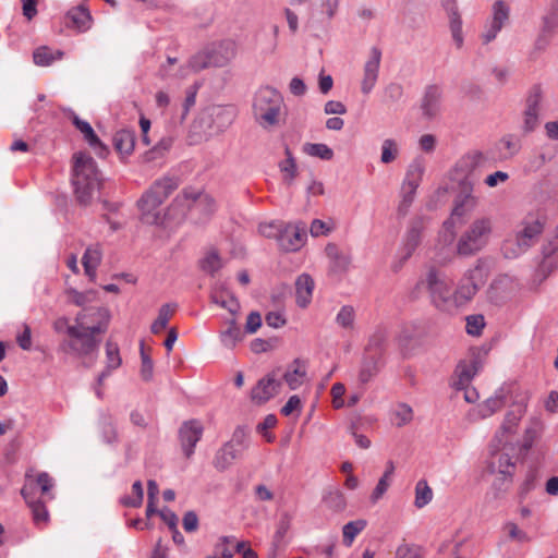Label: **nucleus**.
I'll return each instance as SVG.
<instances>
[{
    "label": "nucleus",
    "instance_id": "nucleus-1",
    "mask_svg": "<svg viewBox=\"0 0 558 558\" xmlns=\"http://www.w3.org/2000/svg\"><path fill=\"white\" fill-rule=\"evenodd\" d=\"M110 313L105 307H90L80 312L75 324L66 326L70 339L60 344V350L78 357L92 355L99 348L98 335L108 329Z\"/></svg>",
    "mask_w": 558,
    "mask_h": 558
},
{
    "label": "nucleus",
    "instance_id": "nucleus-2",
    "mask_svg": "<svg viewBox=\"0 0 558 558\" xmlns=\"http://www.w3.org/2000/svg\"><path fill=\"white\" fill-rule=\"evenodd\" d=\"M72 184L80 204L88 205L101 184L100 174L93 157L85 153L74 154Z\"/></svg>",
    "mask_w": 558,
    "mask_h": 558
},
{
    "label": "nucleus",
    "instance_id": "nucleus-3",
    "mask_svg": "<svg viewBox=\"0 0 558 558\" xmlns=\"http://www.w3.org/2000/svg\"><path fill=\"white\" fill-rule=\"evenodd\" d=\"M179 186V180L173 175L157 179L137 202L142 220L148 225L161 221L159 207Z\"/></svg>",
    "mask_w": 558,
    "mask_h": 558
},
{
    "label": "nucleus",
    "instance_id": "nucleus-4",
    "mask_svg": "<svg viewBox=\"0 0 558 558\" xmlns=\"http://www.w3.org/2000/svg\"><path fill=\"white\" fill-rule=\"evenodd\" d=\"M494 222L490 217L473 219L460 233L456 242V252L461 257H471L482 252L490 242Z\"/></svg>",
    "mask_w": 558,
    "mask_h": 558
},
{
    "label": "nucleus",
    "instance_id": "nucleus-5",
    "mask_svg": "<svg viewBox=\"0 0 558 558\" xmlns=\"http://www.w3.org/2000/svg\"><path fill=\"white\" fill-rule=\"evenodd\" d=\"M544 229L541 218L527 215L517 226L513 236L504 241L501 252L506 258L514 259L526 253L539 239Z\"/></svg>",
    "mask_w": 558,
    "mask_h": 558
},
{
    "label": "nucleus",
    "instance_id": "nucleus-6",
    "mask_svg": "<svg viewBox=\"0 0 558 558\" xmlns=\"http://www.w3.org/2000/svg\"><path fill=\"white\" fill-rule=\"evenodd\" d=\"M283 107L281 94L269 86L260 87L253 101V114L256 122L264 129L279 123Z\"/></svg>",
    "mask_w": 558,
    "mask_h": 558
},
{
    "label": "nucleus",
    "instance_id": "nucleus-7",
    "mask_svg": "<svg viewBox=\"0 0 558 558\" xmlns=\"http://www.w3.org/2000/svg\"><path fill=\"white\" fill-rule=\"evenodd\" d=\"M483 283V263L478 259L473 267L465 270L453 291V311L466 305Z\"/></svg>",
    "mask_w": 558,
    "mask_h": 558
},
{
    "label": "nucleus",
    "instance_id": "nucleus-8",
    "mask_svg": "<svg viewBox=\"0 0 558 558\" xmlns=\"http://www.w3.org/2000/svg\"><path fill=\"white\" fill-rule=\"evenodd\" d=\"M178 207H186L190 216L197 220L207 219L216 210V204L211 196L186 191L173 201L171 209L174 210Z\"/></svg>",
    "mask_w": 558,
    "mask_h": 558
},
{
    "label": "nucleus",
    "instance_id": "nucleus-9",
    "mask_svg": "<svg viewBox=\"0 0 558 558\" xmlns=\"http://www.w3.org/2000/svg\"><path fill=\"white\" fill-rule=\"evenodd\" d=\"M426 283L433 304L440 311L453 312L451 281L445 275L430 269L426 277Z\"/></svg>",
    "mask_w": 558,
    "mask_h": 558
},
{
    "label": "nucleus",
    "instance_id": "nucleus-10",
    "mask_svg": "<svg viewBox=\"0 0 558 558\" xmlns=\"http://www.w3.org/2000/svg\"><path fill=\"white\" fill-rule=\"evenodd\" d=\"M478 198L473 195L472 189L462 191L454 198L451 217L442 225L445 241L451 243L453 240L454 220H464L477 207Z\"/></svg>",
    "mask_w": 558,
    "mask_h": 558
},
{
    "label": "nucleus",
    "instance_id": "nucleus-11",
    "mask_svg": "<svg viewBox=\"0 0 558 558\" xmlns=\"http://www.w3.org/2000/svg\"><path fill=\"white\" fill-rule=\"evenodd\" d=\"M542 99V87L539 85L532 86L527 92L522 113L523 132L531 133L538 126Z\"/></svg>",
    "mask_w": 558,
    "mask_h": 558
},
{
    "label": "nucleus",
    "instance_id": "nucleus-12",
    "mask_svg": "<svg viewBox=\"0 0 558 558\" xmlns=\"http://www.w3.org/2000/svg\"><path fill=\"white\" fill-rule=\"evenodd\" d=\"M488 470L492 474H497L499 481L511 483L515 472V462L507 451L505 445H502L500 449L492 450L488 460Z\"/></svg>",
    "mask_w": 558,
    "mask_h": 558
},
{
    "label": "nucleus",
    "instance_id": "nucleus-13",
    "mask_svg": "<svg viewBox=\"0 0 558 558\" xmlns=\"http://www.w3.org/2000/svg\"><path fill=\"white\" fill-rule=\"evenodd\" d=\"M423 228V222L416 220L407 230L397 254L398 262L392 266L395 271H398L405 264L420 245Z\"/></svg>",
    "mask_w": 558,
    "mask_h": 558
},
{
    "label": "nucleus",
    "instance_id": "nucleus-14",
    "mask_svg": "<svg viewBox=\"0 0 558 558\" xmlns=\"http://www.w3.org/2000/svg\"><path fill=\"white\" fill-rule=\"evenodd\" d=\"M381 62V51L377 47H372L368 57L363 65V76L361 80V92L368 95L377 84Z\"/></svg>",
    "mask_w": 558,
    "mask_h": 558
},
{
    "label": "nucleus",
    "instance_id": "nucleus-15",
    "mask_svg": "<svg viewBox=\"0 0 558 558\" xmlns=\"http://www.w3.org/2000/svg\"><path fill=\"white\" fill-rule=\"evenodd\" d=\"M306 238L307 232L305 223L283 225L278 244L287 252H294L304 245Z\"/></svg>",
    "mask_w": 558,
    "mask_h": 558
},
{
    "label": "nucleus",
    "instance_id": "nucleus-16",
    "mask_svg": "<svg viewBox=\"0 0 558 558\" xmlns=\"http://www.w3.org/2000/svg\"><path fill=\"white\" fill-rule=\"evenodd\" d=\"M214 68H222L229 64L236 56V44L234 40L226 39L211 43L206 46Z\"/></svg>",
    "mask_w": 558,
    "mask_h": 558
},
{
    "label": "nucleus",
    "instance_id": "nucleus-17",
    "mask_svg": "<svg viewBox=\"0 0 558 558\" xmlns=\"http://www.w3.org/2000/svg\"><path fill=\"white\" fill-rule=\"evenodd\" d=\"M203 432L204 427L197 420L186 421L180 427L179 437L186 458L194 453V448L201 440Z\"/></svg>",
    "mask_w": 558,
    "mask_h": 558
},
{
    "label": "nucleus",
    "instance_id": "nucleus-18",
    "mask_svg": "<svg viewBox=\"0 0 558 558\" xmlns=\"http://www.w3.org/2000/svg\"><path fill=\"white\" fill-rule=\"evenodd\" d=\"M442 89L438 85H428L421 100L422 114L427 120L435 119L441 109Z\"/></svg>",
    "mask_w": 558,
    "mask_h": 558
},
{
    "label": "nucleus",
    "instance_id": "nucleus-19",
    "mask_svg": "<svg viewBox=\"0 0 558 558\" xmlns=\"http://www.w3.org/2000/svg\"><path fill=\"white\" fill-rule=\"evenodd\" d=\"M21 494L32 509L34 522L37 525L46 524L49 518L47 508L44 502L35 499V485L29 476H27V483L24 484Z\"/></svg>",
    "mask_w": 558,
    "mask_h": 558
},
{
    "label": "nucleus",
    "instance_id": "nucleus-20",
    "mask_svg": "<svg viewBox=\"0 0 558 558\" xmlns=\"http://www.w3.org/2000/svg\"><path fill=\"white\" fill-rule=\"evenodd\" d=\"M208 117L211 121L209 128L214 133H218L232 124L235 110L231 106H213L208 109Z\"/></svg>",
    "mask_w": 558,
    "mask_h": 558
},
{
    "label": "nucleus",
    "instance_id": "nucleus-21",
    "mask_svg": "<svg viewBox=\"0 0 558 558\" xmlns=\"http://www.w3.org/2000/svg\"><path fill=\"white\" fill-rule=\"evenodd\" d=\"M281 383L277 379L276 375L268 374L262 378L252 390V399L263 403L268 401L278 393Z\"/></svg>",
    "mask_w": 558,
    "mask_h": 558
},
{
    "label": "nucleus",
    "instance_id": "nucleus-22",
    "mask_svg": "<svg viewBox=\"0 0 558 558\" xmlns=\"http://www.w3.org/2000/svg\"><path fill=\"white\" fill-rule=\"evenodd\" d=\"M210 66H213L211 59L205 46L203 49L191 56L187 63L180 66L179 72L175 75L179 78H184L191 73H197Z\"/></svg>",
    "mask_w": 558,
    "mask_h": 558
},
{
    "label": "nucleus",
    "instance_id": "nucleus-23",
    "mask_svg": "<svg viewBox=\"0 0 558 558\" xmlns=\"http://www.w3.org/2000/svg\"><path fill=\"white\" fill-rule=\"evenodd\" d=\"M441 5L447 12L450 21V31L452 39L458 49L463 46L462 20L458 12L456 0H441Z\"/></svg>",
    "mask_w": 558,
    "mask_h": 558
},
{
    "label": "nucleus",
    "instance_id": "nucleus-24",
    "mask_svg": "<svg viewBox=\"0 0 558 558\" xmlns=\"http://www.w3.org/2000/svg\"><path fill=\"white\" fill-rule=\"evenodd\" d=\"M329 258V269L332 274L341 275L349 270L351 265V255L341 251L336 244H328L325 248Z\"/></svg>",
    "mask_w": 558,
    "mask_h": 558
},
{
    "label": "nucleus",
    "instance_id": "nucleus-25",
    "mask_svg": "<svg viewBox=\"0 0 558 558\" xmlns=\"http://www.w3.org/2000/svg\"><path fill=\"white\" fill-rule=\"evenodd\" d=\"M525 413V407L517 404L513 409L507 412L505 420L501 424L500 430L497 432L496 438L502 444L506 436L512 435L517 432L519 423Z\"/></svg>",
    "mask_w": 558,
    "mask_h": 558
},
{
    "label": "nucleus",
    "instance_id": "nucleus-26",
    "mask_svg": "<svg viewBox=\"0 0 558 558\" xmlns=\"http://www.w3.org/2000/svg\"><path fill=\"white\" fill-rule=\"evenodd\" d=\"M307 377L306 363L300 359H295L283 374V379L291 390L300 388Z\"/></svg>",
    "mask_w": 558,
    "mask_h": 558
},
{
    "label": "nucleus",
    "instance_id": "nucleus-27",
    "mask_svg": "<svg viewBox=\"0 0 558 558\" xmlns=\"http://www.w3.org/2000/svg\"><path fill=\"white\" fill-rule=\"evenodd\" d=\"M102 259V250L99 244L88 246L82 257L85 275L90 281H96L97 268Z\"/></svg>",
    "mask_w": 558,
    "mask_h": 558
},
{
    "label": "nucleus",
    "instance_id": "nucleus-28",
    "mask_svg": "<svg viewBox=\"0 0 558 558\" xmlns=\"http://www.w3.org/2000/svg\"><path fill=\"white\" fill-rule=\"evenodd\" d=\"M426 170V160L422 156H416L408 166L405 177L402 183L411 189H417L422 182Z\"/></svg>",
    "mask_w": 558,
    "mask_h": 558
},
{
    "label": "nucleus",
    "instance_id": "nucleus-29",
    "mask_svg": "<svg viewBox=\"0 0 558 558\" xmlns=\"http://www.w3.org/2000/svg\"><path fill=\"white\" fill-rule=\"evenodd\" d=\"M73 124L81 131L84 135L85 141L89 144V146L99 155L105 156L107 153V147L101 143L98 136L95 134L92 125L84 120H81L77 116L73 114Z\"/></svg>",
    "mask_w": 558,
    "mask_h": 558
},
{
    "label": "nucleus",
    "instance_id": "nucleus-30",
    "mask_svg": "<svg viewBox=\"0 0 558 558\" xmlns=\"http://www.w3.org/2000/svg\"><path fill=\"white\" fill-rule=\"evenodd\" d=\"M314 287V280L310 275L302 274L298 277L295 281V295L300 307H306L311 303Z\"/></svg>",
    "mask_w": 558,
    "mask_h": 558
},
{
    "label": "nucleus",
    "instance_id": "nucleus-31",
    "mask_svg": "<svg viewBox=\"0 0 558 558\" xmlns=\"http://www.w3.org/2000/svg\"><path fill=\"white\" fill-rule=\"evenodd\" d=\"M477 373L475 362H460L456 368V379L452 383L454 389H464Z\"/></svg>",
    "mask_w": 558,
    "mask_h": 558
},
{
    "label": "nucleus",
    "instance_id": "nucleus-32",
    "mask_svg": "<svg viewBox=\"0 0 558 558\" xmlns=\"http://www.w3.org/2000/svg\"><path fill=\"white\" fill-rule=\"evenodd\" d=\"M242 454V451L227 442L217 451L214 459V465L217 470L223 471L228 469L234 460L241 458Z\"/></svg>",
    "mask_w": 558,
    "mask_h": 558
},
{
    "label": "nucleus",
    "instance_id": "nucleus-33",
    "mask_svg": "<svg viewBox=\"0 0 558 558\" xmlns=\"http://www.w3.org/2000/svg\"><path fill=\"white\" fill-rule=\"evenodd\" d=\"M286 159L281 160L278 163V168L282 174V180L287 185H291L295 178L298 177L299 169L296 165V160L293 157L290 148L286 146L284 148Z\"/></svg>",
    "mask_w": 558,
    "mask_h": 558
},
{
    "label": "nucleus",
    "instance_id": "nucleus-34",
    "mask_svg": "<svg viewBox=\"0 0 558 558\" xmlns=\"http://www.w3.org/2000/svg\"><path fill=\"white\" fill-rule=\"evenodd\" d=\"M119 348L116 343L107 341L106 343V369L98 376V383L101 384L110 373L121 365Z\"/></svg>",
    "mask_w": 558,
    "mask_h": 558
},
{
    "label": "nucleus",
    "instance_id": "nucleus-35",
    "mask_svg": "<svg viewBox=\"0 0 558 558\" xmlns=\"http://www.w3.org/2000/svg\"><path fill=\"white\" fill-rule=\"evenodd\" d=\"M66 19L69 20V25L81 32L88 29L90 26V13L83 5L71 9L66 14Z\"/></svg>",
    "mask_w": 558,
    "mask_h": 558
},
{
    "label": "nucleus",
    "instance_id": "nucleus-36",
    "mask_svg": "<svg viewBox=\"0 0 558 558\" xmlns=\"http://www.w3.org/2000/svg\"><path fill=\"white\" fill-rule=\"evenodd\" d=\"M63 54L64 53L61 50H52L47 46H40L34 50L33 60L38 66H49L54 61L61 60Z\"/></svg>",
    "mask_w": 558,
    "mask_h": 558
},
{
    "label": "nucleus",
    "instance_id": "nucleus-37",
    "mask_svg": "<svg viewBox=\"0 0 558 558\" xmlns=\"http://www.w3.org/2000/svg\"><path fill=\"white\" fill-rule=\"evenodd\" d=\"M116 149L122 155H130L134 150L135 134L130 130H120L113 136Z\"/></svg>",
    "mask_w": 558,
    "mask_h": 558
},
{
    "label": "nucleus",
    "instance_id": "nucleus-38",
    "mask_svg": "<svg viewBox=\"0 0 558 558\" xmlns=\"http://www.w3.org/2000/svg\"><path fill=\"white\" fill-rule=\"evenodd\" d=\"M504 405V400L500 397H492L486 401L481 403L476 409H474L471 415H474L476 418H486L492 416L498 410H500Z\"/></svg>",
    "mask_w": 558,
    "mask_h": 558
},
{
    "label": "nucleus",
    "instance_id": "nucleus-39",
    "mask_svg": "<svg viewBox=\"0 0 558 558\" xmlns=\"http://www.w3.org/2000/svg\"><path fill=\"white\" fill-rule=\"evenodd\" d=\"M366 525L367 522L364 519L345 523L342 527L343 544L350 547L355 537L366 527Z\"/></svg>",
    "mask_w": 558,
    "mask_h": 558
},
{
    "label": "nucleus",
    "instance_id": "nucleus-40",
    "mask_svg": "<svg viewBox=\"0 0 558 558\" xmlns=\"http://www.w3.org/2000/svg\"><path fill=\"white\" fill-rule=\"evenodd\" d=\"M175 307V304L167 303L159 308L158 316L150 327L153 333H159L167 328L168 322L173 315Z\"/></svg>",
    "mask_w": 558,
    "mask_h": 558
},
{
    "label": "nucleus",
    "instance_id": "nucleus-41",
    "mask_svg": "<svg viewBox=\"0 0 558 558\" xmlns=\"http://www.w3.org/2000/svg\"><path fill=\"white\" fill-rule=\"evenodd\" d=\"M542 432H543V422L537 417L531 418V421L524 432L523 444H522L523 448L526 450L532 448L533 444L541 436Z\"/></svg>",
    "mask_w": 558,
    "mask_h": 558
},
{
    "label": "nucleus",
    "instance_id": "nucleus-42",
    "mask_svg": "<svg viewBox=\"0 0 558 558\" xmlns=\"http://www.w3.org/2000/svg\"><path fill=\"white\" fill-rule=\"evenodd\" d=\"M65 293L69 298V301L80 307H84L97 299V292L95 290L80 292L76 289L70 288L65 291Z\"/></svg>",
    "mask_w": 558,
    "mask_h": 558
},
{
    "label": "nucleus",
    "instance_id": "nucleus-43",
    "mask_svg": "<svg viewBox=\"0 0 558 558\" xmlns=\"http://www.w3.org/2000/svg\"><path fill=\"white\" fill-rule=\"evenodd\" d=\"M433 499V490L425 480H420L415 485L414 506L422 509Z\"/></svg>",
    "mask_w": 558,
    "mask_h": 558
},
{
    "label": "nucleus",
    "instance_id": "nucleus-44",
    "mask_svg": "<svg viewBox=\"0 0 558 558\" xmlns=\"http://www.w3.org/2000/svg\"><path fill=\"white\" fill-rule=\"evenodd\" d=\"M323 501L327 508L336 512L342 511L347 506L343 493L336 488L328 490L324 495Z\"/></svg>",
    "mask_w": 558,
    "mask_h": 558
},
{
    "label": "nucleus",
    "instance_id": "nucleus-45",
    "mask_svg": "<svg viewBox=\"0 0 558 558\" xmlns=\"http://www.w3.org/2000/svg\"><path fill=\"white\" fill-rule=\"evenodd\" d=\"M378 372L377 356L375 354L366 356L359 372V380L362 384L368 383Z\"/></svg>",
    "mask_w": 558,
    "mask_h": 558
},
{
    "label": "nucleus",
    "instance_id": "nucleus-46",
    "mask_svg": "<svg viewBox=\"0 0 558 558\" xmlns=\"http://www.w3.org/2000/svg\"><path fill=\"white\" fill-rule=\"evenodd\" d=\"M242 331L240 327L236 325L235 320H231L227 330L222 331L220 335V340L226 348H233L235 344L242 340Z\"/></svg>",
    "mask_w": 558,
    "mask_h": 558
},
{
    "label": "nucleus",
    "instance_id": "nucleus-47",
    "mask_svg": "<svg viewBox=\"0 0 558 558\" xmlns=\"http://www.w3.org/2000/svg\"><path fill=\"white\" fill-rule=\"evenodd\" d=\"M509 15H510L509 5L502 0H497L493 3L492 16L488 20H490L494 23L505 26L509 20Z\"/></svg>",
    "mask_w": 558,
    "mask_h": 558
},
{
    "label": "nucleus",
    "instance_id": "nucleus-48",
    "mask_svg": "<svg viewBox=\"0 0 558 558\" xmlns=\"http://www.w3.org/2000/svg\"><path fill=\"white\" fill-rule=\"evenodd\" d=\"M303 150L308 156L317 157L323 160H330L333 157L332 149L326 144L322 143H307L304 145Z\"/></svg>",
    "mask_w": 558,
    "mask_h": 558
},
{
    "label": "nucleus",
    "instance_id": "nucleus-49",
    "mask_svg": "<svg viewBox=\"0 0 558 558\" xmlns=\"http://www.w3.org/2000/svg\"><path fill=\"white\" fill-rule=\"evenodd\" d=\"M222 267V260L214 250L209 251L201 260V268L209 275H215Z\"/></svg>",
    "mask_w": 558,
    "mask_h": 558
},
{
    "label": "nucleus",
    "instance_id": "nucleus-50",
    "mask_svg": "<svg viewBox=\"0 0 558 558\" xmlns=\"http://www.w3.org/2000/svg\"><path fill=\"white\" fill-rule=\"evenodd\" d=\"M144 498V489L141 481H136L132 485L131 495L124 496L121 504L125 507L137 508L142 505Z\"/></svg>",
    "mask_w": 558,
    "mask_h": 558
},
{
    "label": "nucleus",
    "instance_id": "nucleus-51",
    "mask_svg": "<svg viewBox=\"0 0 558 558\" xmlns=\"http://www.w3.org/2000/svg\"><path fill=\"white\" fill-rule=\"evenodd\" d=\"M385 341H386L385 330H383V329L375 330L368 339V343L365 349L366 353L368 355L375 354V356H377V354L380 352Z\"/></svg>",
    "mask_w": 558,
    "mask_h": 558
},
{
    "label": "nucleus",
    "instance_id": "nucleus-52",
    "mask_svg": "<svg viewBox=\"0 0 558 558\" xmlns=\"http://www.w3.org/2000/svg\"><path fill=\"white\" fill-rule=\"evenodd\" d=\"M354 320H355V311L350 305L342 306L336 316L337 325L342 328H345V329L353 328Z\"/></svg>",
    "mask_w": 558,
    "mask_h": 558
},
{
    "label": "nucleus",
    "instance_id": "nucleus-53",
    "mask_svg": "<svg viewBox=\"0 0 558 558\" xmlns=\"http://www.w3.org/2000/svg\"><path fill=\"white\" fill-rule=\"evenodd\" d=\"M399 153L398 144L395 140L387 138L383 142L381 145V156L380 161L383 163H390L393 161Z\"/></svg>",
    "mask_w": 558,
    "mask_h": 558
},
{
    "label": "nucleus",
    "instance_id": "nucleus-54",
    "mask_svg": "<svg viewBox=\"0 0 558 558\" xmlns=\"http://www.w3.org/2000/svg\"><path fill=\"white\" fill-rule=\"evenodd\" d=\"M395 420L397 426H403L410 423L413 418V410L405 403H400L395 410Z\"/></svg>",
    "mask_w": 558,
    "mask_h": 558
},
{
    "label": "nucleus",
    "instance_id": "nucleus-55",
    "mask_svg": "<svg viewBox=\"0 0 558 558\" xmlns=\"http://www.w3.org/2000/svg\"><path fill=\"white\" fill-rule=\"evenodd\" d=\"M504 530L508 533V537L512 541H515L518 543H529L531 541V537L527 535V533L521 530L513 522H507L504 525Z\"/></svg>",
    "mask_w": 558,
    "mask_h": 558
},
{
    "label": "nucleus",
    "instance_id": "nucleus-56",
    "mask_svg": "<svg viewBox=\"0 0 558 558\" xmlns=\"http://www.w3.org/2000/svg\"><path fill=\"white\" fill-rule=\"evenodd\" d=\"M228 444L244 452L248 448V436L246 430L243 427H236Z\"/></svg>",
    "mask_w": 558,
    "mask_h": 558
},
{
    "label": "nucleus",
    "instance_id": "nucleus-57",
    "mask_svg": "<svg viewBox=\"0 0 558 558\" xmlns=\"http://www.w3.org/2000/svg\"><path fill=\"white\" fill-rule=\"evenodd\" d=\"M339 1L338 0H319L317 4V14L323 16L324 19L331 20L337 10H338Z\"/></svg>",
    "mask_w": 558,
    "mask_h": 558
},
{
    "label": "nucleus",
    "instance_id": "nucleus-58",
    "mask_svg": "<svg viewBox=\"0 0 558 558\" xmlns=\"http://www.w3.org/2000/svg\"><path fill=\"white\" fill-rule=\"evenodd\" d=\"M27 476H29V480L34 483L35 488L37 486L40 487L43 494H48L49 490L53 487V481L46 472L39 473L36 478H33V476L29 473H26V477ZM25 483H27V480L25 481Z\"/></svg>",
    "mask_w": 558,
    "mask_h": 558
},
{
    "label": "nucleus",
    "instance_id": "nucleus-59",
    "mask_svg": "<svg viewBox=\"0 0 558 558\" xmlns=\"http://www.w3.org/2000/svg\"><path fill=\"white\" fill-rule=\"evenodd\" d=\"M485 326L484 316L471 315L466 317V332L471 336H480Z\"/></svg>",
    "mask_w": 558,
    "mask_h": 558
},
{
    "label": "nucleus",
    "instance_id": "nucleus-60",
    "mask_svg": "<svg viewBox=\"0 0 558 558\" xmlns=\"http://www.w3.org/2000/svg\"><path fill=\"white\" fill-rule=\"evenodd\" d=\"M282 227V222H265L259 225L258 231L265 238H275L279 242V235Z\"/></svg>",
    "mask_w": 558,
    "mask_h": 558
},
{
    "label": "nucleus",
    "instance_id": "nucleus-61",
    "mask_svg": "<svg viewBox=\"0 0 558 558\" xmlns=\"http://www.w3.org/2000/svg\"><path fill=\"white\" fill-rule=\"evenodd\" d=\"M502 27V25L494 23L490 20H487L481 36L483 44H489L490 41L496 39L497 35L500 33Z\"/></svg>",
    "mask_w": 558,
    "mask_h": 558
},
{
    "label": "nucleus",
    "instance_id": "nucleus-62",
    "mask_svg": "<svg viewBox=\"0 0 558 558\" xmlns=\"http://www.w3.org/2000/svg\"><path fill=\"white\" fill-rule=\"evenodd\" d=\"M390 484H391V481H389L383 476L379 478L377 485L373 489L371 497H369L372 504L378 502L384 497V495L389 489Z\"/></svg>",
    "mask_w": 558,
    "mask_h": 558
},
{
    "label": "nucleus",
    "instance_id": "nucleus-63",
    "mask_svg": "<svg viewBox=\"0 0 558 558\" xmlns=\"http://www.w3.org/2000/svg\"><path fill=\"white\" fill-rule=\"evenodd\" d=\"M384 94L386 100L397 102L403 96V87L399 83H390L385 87Z\"/></svg>",
    "mask_w": 558,
    "mask_h": 558
},
{
    "label": "nucleus",
    "instance_id": "nucleus-64",
    "mask_svg": "<svg viewBox=\"0 0 558 558\" xmlns=\"http://www.w3.org/2000/svg\"><path fill=\"white\" fill-rule=\"evenodd\" d=\"M395 558H422L420 555V549L415 546L409 544L400 545L397 550Z\"/></svg>",
    "mask_w": 558,
    "mask_h": 558
}]
</instances>
